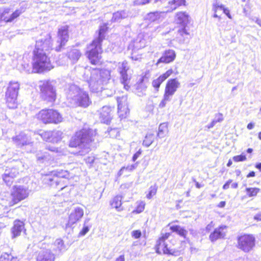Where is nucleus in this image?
Listing matches in <instances>:
<instances>
[{"label": "nucleus", "instance_id": "nucleus-36", "mask_svg": "<svg viewBox=\"0 0 261 261\" xmlns=\"http://www.w3.org/2000/svg\"><path fill=\"white\" fill-rule=\"evenodd\" d=\"M164 82L165 81L159 76L152 81V86L156 91H158Z\"/></svg>", "mask_w": 261, "mask_h": 261}, {"label": "nucleus", "instance_id": "nucleus-62", "mask_svg": "<svg viewBox=\"0 0 261 261\" xmlns=\"http://www.w3.org/2000/svg\"><path fill=\"white\" fill-rule=\"evenodd\" d=\"M258 138L261 140V132H259L258 133Z\"/></svg>", "mask_w": 261, "mask_h": 261}, {"label": "nucleus", "instance_id": "nucleus-28", "mask_svg": "<svg viewBox=\"0 0 261 261\" xmlns=\"http://www.w3.org/2000/svg\"><path fill=\"white\" fill-rule=\"evenodd\" d=\"M84 212L81 208H76L70 214L69 216V222L73 224L79 221L83 216Z\"/></svg>", "mask_w": 261, "mask_h": 261}, {"label": "nucleus", "instance_id": "nucleus-40", "mask_svg": "<svg viewBox=\"0 0 261 261\" xmlns=\"http://www.w3.org/2000/svg\"><path fill=\"white\" fill-rule=\"evenodd\" d=\"M21 140L22 137L20 136H16L12 138L13 141L16 144V145L20 146H22L26 144V143L21 142Z\"/></svg>", "mask_w": 261, "mask_h": 261}, {"label": "nucleus", "instance_id": "nucleus-18", "mask_svg": "<svg viewBox=\"0 0 261 261\" xmlns=\"http://www.w3.org/2000/svg\"><path fill=\"white\" fill-rule=\"evenodd\" d=\"M114 107L103 106L100 111V118L104 123H108L113 118Z\"/></svg>", "mask_w": 261, "mask_h": 261}, {"label": "nucleus", "instance_id": "nucleus-6", "mask_svg": "<svg viewBox=\"0 0 261 261\" xmlns=\"http://www.w3.org/2000/svg\"><path fill=\"white\" fill-rule=\"evenodd\" d=\"M102 45L91 42L88 45L85 56L89 63L94 66H101L103 64L102 54Z\"/></svg>", "mask_w": 261, "mask_h": 261}, {"label": "nucleus", "instance_id": "nucleus-8", "mask_svg": "<svg viewBox=\"0 0 261 261\" xmlns=\"http://www.w3.org/2000/svg\"><path fill=\"white\" fill-rule=\"evenodd\" d=\"M29 192L27 187L20 185H14L6 200L8 206L12 207L29 197Z\"/></svg>", "mask_w": 261, "mask_h": 261}, {"label": "nucleus", "instance_id": "nucleus-46", "mask_svg": "<svg viewBox=\"0 0 261 261\" xmlns=\"http://www.w3.org/2000/svg\"><path fill=\"white\" fill-rule=\"evenodd\" d=\"M181 227L178 225H174L170 227V229L173 232L177 233Z\"/></svg>", "mask_w": 261, "mask_h": 261}, {"label": "nucleus", "instance_id": "nucleus-14", "mask_svg": "<svg viewBox=\"0 0 261 261\" xmlns=\"http://www.w3.org/2000/svg\"><path fill=\"white\" fill-rule=\"evenodd\" d=\"M118 102V114L121 119L125 118L128 115L129 110L128 108L127 98L126 96L117 98Z\"/></svg>", "mask_w": 261, "mask_h": 261}, {"label": "nucleus", "instance_id": "nucleus-53", "mask_svg": "<svg viewBox=\"0 0 261 261\" xmlns=\"http://www.w3.org/2000/svg\"><path fill=\"white\" fill-rule=\"evenodd\" d=\"M254 126V124L253 123L250 122L247 124V128L248 129H252Z\"/></svg>", "mask_w": 261, "mask_h": 261}, {"label": "nucleus", "instance_id": "nucleus-59", "mask_svg": "<svg viewBox=\"0 0 261 261\" xmlns=\"http://www.w3.org/2000/svg\"><path fill=\"white\" fill-rule=\"evenodd\" d=\"M195 186L197 188H200L201 187V186L198 182H196L195 183Z\"/></svg>", "mask_w": 261, "mask_h": 261}, {"label": "nucleus", "instance_id": "nucleus-63", "mask_svg": "<svg viewBox=\"0 0 261 261\" xmlns=\"http://www.w3.org/2000/svg\"><path fill=\"white\" fill-rule=\"evenodd\" d=\"M39 42H40V43H43V40H42L37 41V43H39Z\"/></svg>", "mask_w": 261, "mask_h": 261}, {"label": "nucleus", "instance_id": "nucleus-15", "mask_svg": "<svg viewBox=\"0 0 261 261\" xmlns=\"http://www.w3.org/2000/svg\"><path fill=\"white\" fill-rule=\"evenodd\" d=\"M180 82L176 78L170 79L167 81L165 87L164 94L171 97L180 87Z\"/></svg>", "mask_w": 261, "mask_h": 261}, {"label": "nucleus", "instance_id": "nucleus-42", "mask_svg": "<svg viewBox=\"0 0 261 261\" xmlns=\"http://www.w3.org/2000/svg\"><path fill=\"white\" fill-rule=\"evenodd\" d=\"M176 233L184 238H186L188 231L184 228L181 227Z\"/></svg>", "mask_w": 261, "mask_h": 261}, {"label": "nucleus", "instance_id": "nucleus-29", "mask_svg": "<svg viewBox=\"0 0 261 261\" xmlns=\"http://www.w3.org/2000/svg\"><path fill=\"white\" fill-rule=\"evenodd\" d=\"M168 126L167 123H161L159 126L156 137L159 139H165L168 134Z\"/></svg>", "mask_w": 261, "mask_h": 261}, {"label": "nucleus", "instance_id": "nucleus-32", "mask_svg": "<svg viewBox=\"0 0 261 261\" xmlns=\"http://www.w3.org/2000/svg\"><path fill=\"white\" fill-rule=\"evenodd\" d=\"M260 191L261 189L258 187H247L245 189L247 197L249 198L256 197Z\"/></svg>", "mask_w": 261, "mask_h": 261}, {"label": "nucleus", "instance_id": "nucleus-21", "mask_svg": "<svg viewBox=\"0 0 261 261\" xmlns=\"http://www.w3.org/2000/svg\"><path fill=\"white\" fill-rule=\"evenodd\" d=\"M186 5V0H171L165 7L166 13H171L180 7Z\"/></svg>", "mask_w": 261, "mask_h": 261}, {"label": "nucleus", "instance_id": "nucleus-49", "mask_svg": "<svg viewBox=\"0 0 261 261\" xmlns=\"http://www.w3.org/2000/svg\"><path fill=\"white\" fill-rule=\"evenodd\" d=\"M178 32L180 33V35H183L184 34H189V32H187L186 29L185 27L184 28L181 29L178 31Z\"/></svg>", "mask_w": 261, "mask_h": 261}, {"label": "nucleus", "instance_id": "nucleus-56", "mask_svg": "<svg viewBox=\"0 0 261 261\" xmlns=\"http://www.w3.org/2000/svg\"><path fill=\"white\" fill-rule=\"evenodd\" d=\"M255 167L261 171V163L256 164L255 165Z\"/></svg>", "mask_w": 261, "mask_h": 261}, {"label": "nucleus", "instance_id": "nucleus-44", "mask_svg": "<svg viewBox=\"0 0 261 261\" xmlns=\"http://www.w3.org/2000/svg\"><path fill=\"white\" fill-rule=\"evenodd\" d=\"M89 231V228L88 226H84L79 233V236H84Z\"/></svg>", "mask_w": 261, "mask_h": 261}, {"label": "nucleus", "instance_id": "nucleus-25", "mask_svg": "<svg viewBox=\"0 0 261 261\" xmlns=\"http://www.w3.org/2000/svg\"><path fill=\"white\" fill-rule=\"evenodd\" d=\"M55 255L49 250L41 251L38 254L36 261H55Z\"/></svg>", "mask_w": 261, "mask_h": 261}, {"label": "nucleus", "instance_id": "nucleus-17", "mask_svg": "<svg viewBox=\"0 0 261 261\" xmlns=\"http://www.w3.org/2000/svg\"><path fill=\"white\" fill-rule=\"evenodd\" d=\"M58 42L59 43V50L62 48L68 42L69 39L68 34V27L67 25L64 26L62 28L58 30Z\"/></svg>", "mask_w": 261, "mask_h": 261}, {"label": "nucleus", "instance_id": "nucleus-45", "mask_svg": "<svg viewBox=\"0 0 261 261\" xmlns=\"http://www.w3.org/2000/svg\"><path fill=\"white\" fill-rule=\"evenodd\" d=\"M142 152V150L140 149L138 151H137L133 156L132 160L133 162H135L138 157L141 154Z\"/></svg>", "mask_w": 261, "mask_h": 261}, {"label": "nucleus", "instance_id": "nucleus-20", "mask_svg": "<svg viewBox=\"0 0 261 261\" xmlns=\"http://www.w3.org/2000/svg\"><path fill=\"white\" fill-rule=\"evenodd\" d=\"M227 228V226L225 225H221L215 228L209 236L211 241L214 242L218 239L224 238L226 236V232L224 230Z\"/></svg>", "mask_w": 261, "mask_h": 261}, {"label": "nucleus", "instance_id": "nucleus-12", "mask_svg": "<svg viewBox=\"0 0 261 261\" xmlns=\"http://www.w3.org/2000/svg\"><path fill=\"white\" fill-rule=\"evenodd\" d=\"M118 72L120 75V82L123 85L124 88L128 90L130 86L128 85L130 77L128 75L127 71L130 67L127 61L124 60L119 63Z\"/></svg>", "mask_w": 261, "mask_h": 261}, {"label": "nucleus", "instance_id": "nucleus-43", "mask_svg": "<svg viewBox=\"0 0 261 261\" xmlns=\"http://www.w3.org/2000/svg\"><path fill=\"white\" fill-rule=\"evenodd\" d=\"M170 99V97H167L166 95L164 94L163 98L159 104L160 108H164L166 105V102L169 101Z\"/></svg>", "mask_w": 261, "mask_h": 261}, {"label": "nucleus", "instance_id": "nucleus-24", "mask_svg": "<svg viewBox=\"0 0 261 261\" xmlns=\"http://www.w3.org/2000/svg\"><path fill=\"white\" fill-rule=\"evenodd\" d=\"M38 134L45 141H53L59 135L58 131L56 130H39Z\"/></svg>", "mask_w": 261, "mask_h": 261}, {"label": "nucleus", "instance_id": "nucleus-54", "mask_svg": "<svg viewBox=\"0 0 261 261\" xmlns=\"http://www.w3.org/2000/svg\"><path fill=\"white\" fill-rule=\"evenodd\" d=\"M216 121H213L209 125H208L206 127L208 129H210L213 127L214 125L215 124Z\"/></svg>", "mask_w": 261, "mask_h": 261}, {"label": "nucleus", "instance_id": "nucleus-26", "mask_svg": "<svg viewBox=\"0 0 261 261\" xmlns=\"http://www.w3.org/2000/svg\"><path fill=\"white\" fill-rule=\"evenodd\" d=\"M109 28L107 24H103L100 26L97 37L92 40V42L102 44V41L105 39V34L108 31Z\"/></svg>", "mask_w": 261, "mask_h": 261}, {"label": "nucleus", "instance_id": "nucleus-55", "mask_svg": "<svg viewBox=\"0 0 261 261\" xmlns=\"http://www.w3.org/2000/svg\"><path fill=\"white\" fill-rule=\"evenodd\" d=\"M150 1L151 0H141V1L140 2V4L141 5H145L150 3Z\"/></svg>", "mask_w": 261, "mask_h": 261}, {"label": "nucleus", "instance_id": "nucleus-19", "mask_svg": "<svg viewBox=\"0 0 261 261\" xmlns=\"http://www.w3.org/2000/svg\"><path fill=\"white\" fill-rule=\"evenodd\" d=\"M212 9L214 12L213 17L221 19V16L219 15V12L223 11V13L229 18L231 19L232 17L230 14V11L228 8L225 7L222 4H219L218 3H215L213 4Z\"/></svg>", "mask_w": 261, "mask_h": 261}, {"label": "nucleus", "instance_id": "nucleus-10", "mask_svg": "<svg viewBox=\"0 0 261 261\" xmlns=\"http://www.w3.org/2000/svg\"><path fill=\"white\" fill-rule=\"evenodd\" d=\"M237 247L245 252L251 251L255 246V239L251 234L244 233L237 237Z\"/></svg>", "mask_w": 261, "mask_h": 261}, {"label": "nucleus", "instance_id": "nucleus-35", "mask_svg": "<svg viewBox=\"0 0 261 261\" xmlns=\"http://www.w3.org/2000/svg\"><path fill=\"white\" fill-rule=\"evenodd\" d=\"M0 261H18L17 258L11 254L5 253L0 256Z\"/></svg>", "mask_w": 261, "mask_h": 261}, {"label": "nucleus", "instance_id": "nucleus-23", "mask_svg": "<svg viewBox=\"0 0 261 261\" xmlns=\"http://www.w3.org/2000/svg\"><path fill=\"white\" fill-rule=\"evenodd\" d=\"M122 196L119 195H115L110 201V205L112 209H115L117 212H121L124 210L122 205Z\"/></svg>", "mask_w": 261, "mask_h": 261}, {"label": "nucleus", "instance_id": "nucleus-48", "mask_svg": "<svg viewBox=\"0 0 261 261\" xmlns=\"http://www.w3.org/2000/svg\"><path fill=\"white\" fill-rule=\"evenodd\" d=\"M253 220L256 222H261V212L256 214L253 218Z\"/></svg>", "mask_w": 261, "mask_h": 261}, {"label": "nucleus", "instance_id": "nucleus-58", "mask_svg": "<svg viewBox=\"0 0 261 261\" xmlns=\"http://www.w3.org/2000/svg\"><path fill=\"white\" fill-rule=\"evenodd\" d=\"M232 164V161L230 159V160H228V162H227V167H230V166H231Z\"/></svg>", "mask_w": 261, "mask_h": 261}, {"label": "nucleus", "instance_id": "nucleus-3", "mask_svg": "<svg viewBox=\"0 0 261 261\" xmlns=\"http://www.w3.org/2000/svg\"><path fill=\"white\" fill-rule=\"evenodd\" d=\"M32 69L35 73H41L54 68L50 57L38 46L33 51Z\"/></svg>", "mask_w": 261, "mask_h": 261}, {"label": "nucleus", "instance_id": "nucleus-52", "mask_svg": "<svg viewBox=\"0 0 261 261\" xmlns=\"http://www.w3.org/2000/svg\"><path fill=\"white\" fill-rule=\"evenodd\" d=\"M115 261H125V257L124 255H121L116 258Z\"/></svg>", "mask_w": 261, "mask_h": 261}, {"label": "nucleus", "instance_id": "nucleus-9", "mask_svg": "<svg viewBox=\"0 0 261 261\" xmlns=\"http://www.w3.org/2000/svg\"><path fill=\"white\" fill-rule=\"evenodd\" d=\"M19 90V84L17 82H10L6 92V102L10 109L17 108V98Z\"/></svg>", "mask_w": 261, "mask_h": 261}, {"label": "nucleus", "instance_id": "nucleus-22", "mask_svg": "<svg viewBox=\"0 0 261 261\" xmlns=\"http://www.w3.org/2000/svg\"><path fill=\"white\" fill-rule=\"evenodd\" d=\"M18 174V171L14 168L8 170L7 172H5L2 175V178L4 182L9 186H11L13 183L15 178Z\"/></svg>", "mask_w": 261, "mask_h": 261}, {"label": "nucleus", "instance_id": "nucleus-31", "mask_svg": "<svg viewBox=\"0 0 261 261\" xmlns=\"http://www.w3.org/2000/svg\"><path fill=\"white\" fill-rule=\"evenodd\" d=\"M164 13H165V11L149 12L147 15L146 19L150 22L159 21L161 19L162 14Z\"/></svg>", "mask_w": 261, "mask_h": 261}, {"label": "nucleus", "instance_id": "nucleus-27", "mask_svg": "<svg viewBox=\"0 0 261 261\" xmlns=\"http://www.w3.org/2000/svg\"><path fill=\"white\" fill-rule=\"evenodd\" d=\"M24 228V223L23 221L19 220H15L11 229L13 237L15 238L20 236Z\"/></svg>", "mask_w": 261, "mask_h": 261}, {"label": "nucleus", "instance_id": "nucleus-1", "mask_svg": "<svg viewBox=\"0 0 261 261\" xmlns=\"http://www.w3.org/2000/svg\"><path fill=\"white\" fill-rule=\"evenodd\" d=\"M172 233L170 232H162L156 241L154 250L158 254H165L178 256L184 250L182 247H175L176 240L170 239Z\"/></svg>", "mask_w": 261, "mask_h": 261}, {"label": "nucleus", "instance_id": "nucleus-57", "mask_svg": "<svg viewBox=\"0 0 261 261\" xmlns=\"http://www.w3.org/2000/svg\"><path fill=\"white\" fill-rule=\"evenodd\" d=\"M231 187L233 189H237L238 188V182H233L231 184Z\"/></svg>", "mask_w": 261, "mask_h": 261}, {"label": "nucleus", "instance_id": "nucleus-61", "mask_svg": "<svg viewBox=\"0 0 261 261\" xmlns=\"http://www.w3.org/2000/svg\"><path fill=\"white\" fill-rule=\"evenodd\" d=\"M135 43L136 44V47H137L138 48V49H141V48H143V47H144V45L140 46L138 47V46L137 45V44L139 42H135Z\"/></svg>", "mask_w": 261, "mask_h": 261}, {"label": "nucleus", "instance_id": "nucleus-37", "mask_svg": "<svg viewBox=\"0 0 261 261\" xmlns=\"http://www.w3.org/2000/svg\"><path fill=\"white\" fill-rule=\"evenodd\" d=\"M157 190L158 187L156 185L151 186L149 188L148 193L146 195L147 198L151 199L156 194Z\"/></svg>", "mask_w": 261, "mask_h": 261}, {"label": "nucleus", "instance_id": "nucleus-2", "mask_svg": "<svg viewBox=\"0 0 261 261\" xmlns=\"http://www.w3.org/2000/svg\"><path fill=\"white\" fill-rule=\"evenodd\" d=\"M70 178V173L68 170L57 169L43 175V181L47 186L61 190L67 187L66 180Z\"/></svg>", "mask_w": 261, "mask_h": 261}, {"label": "nucleus", "instance_id": "nucleus-50", "mask_svg": "<svg viewBox=\"0 0 261 261\" xmlns=\"http://www.w3.org/2000/svg\"><path fill=\"white\" fill-rule=\"evenodd\" d=\"M255 176V172L253 171L249 172L246 175L247 178L254 177Z\"/></svg>", "mask_w": 261, "mask_h": 261}, {"label": "nucleus", "instance_id": "nucleus-38", "mask_svg": "<svg viewBox=\"0 0 261 261\" xmlns=\"http://www.w3.org/2000/svg\"><path fill=\"white\" fill-rule=\"evenodd\" d=\"M233 161L236 163L245 162L247 161L246 155L244 153H242L239 155H234L232 157Z\"/></svg>", "mask_w": 261, "mask_h": 261}, {"label": "nucleus", "instance_id": "nucleus-39", "mask_svg": "<svg viewBox=\"0 0 261 261\" xmlns=\"http://www.w3.org/2000/svg\"><path fill=\"white\" fill-rule=\"evenodd\" d=\"M173 73L172 68H170L166 70L164 73H162L160 76L165 81L169 77H170Z\"/></svg>", "mask_w": 261, "mask_h": 261}, {"label": "nucleus", "instance_id": "nucleus-4", "mask_svg": "<svg viewBox=\"0 0 261 261\" xmlns=\"http://www.w3.org/2000/svg\"><path fill=\"white\" fill-rule=\"evenodd\" d=\"M95 133L90 128L76 130L71 138L69 146L71 148H85L94 142Z\"/></svg>", "mask_w": 261, "mask_h": 261}, {"label": "nucleus", "instance_id": "nucleus-51", "mask_svg": "<svg viewBox=\"0 0 261 261\" xmlns=\"http://www.w3.org/2000/svg\"><path fill=\"white\" fill-rule=\"evenodd\" d=\"M225 205L226 202L225 201H222L218 204L217 207L219 208H223L225 206Z\"/></svg>", "mask_w": 261, "mask_h": 261}, {"label": "nucleus", "instance_id": "nucleus-33", "mask_svg": "<svg viewBox=\"0 0 261 261\" xmlns=\"http://www.w3.org/2000/svg\"><path fill=\"white\" fill-rule=\"evenodd\" d=\"M145 203L143 201L137 202L135 208L132 211L133 214H138L143 212L145 209Z\"/></svg>", "mask_w": 261, "mask_h": 261}, {"label": "nucleus", "instance_id": "nucleus-30", "mask_svg": "<svg viewBox=\"0 0 261 261\" xmlns=\"http://www.w3.org/2000/svg\"><path fill=\"white\" fill-rule=\"evenodd\" d=\"M175 20L178 23L185 25L189 22V15L186 12L180 11L176 13Z\"/></svg>", "mask_w": 261, "mask_h": 261}, {"label": "nucleus", "instance_id": "nucleus-64", "mask_svg": "<svg viewBox=\"0 0 261 261\" xmlns=\"http://www.w3.org/2000/svg\"><path fill=\"white\" fill-rule=\"evenodd\" d=\"M140 81H141V83L143 82V81H144V77H142V78L140 80Z\"/></svg>", "mask_w": 261, "mask_h": 261}, {"label": "nucleus", "instance_id": "nucleus-13", "mask_svg": "<svg viewBox=\"0 0 261 261\" xmlns=\"http://www.w3.org/2000/svg\"><path fill=\"white\" fill-rule=\"evenodd\" d=\"M74 102L77 107L86 108L91 104V101L87 92L79 91L74 97Z\"/></svg>", "mask_w": 261, "mask_h": 261}, {"label": "nucleus", "instance_id": "nucleus-34", "mask_svg": "<svg viewBox=\"0 0 261 261\" xmlns=\"http://www.w3.org/2000/svg\"><path fill=\"white\" fill-rule=\"evenodd\" d=\"M154 136L152 134H147L143 141V145L145 147H149L153 142Z\"/></svg>", "mask_w": 261, "mask_h": 261}, {"label": "nucleus", "instance_id": "nucleus-16", "mask_svg": "<svg viewBox=\"0 0 261 261\" xmlns=\"http://www.w3.org/2000/svg\"><path fill=\"white\" fill-rule=\"evenodd\" d=\"M176 57V53L174 50L170 49L165 50L157 60L155 65H158L160 63L169 64L175 60Z\"/></svg>", "mask_w": 261, "mask_h": 261}, {"label": "nucleus", "instance_id": "nucleus-7", "mask_svg": "<svg viewBox=\"0 0 261 261\" xmlns=\"http://www.w3.org/2000/svg\"><path fill=\"white\" fill-rule=\"evenodd\" d=\"M39 86V96L40 99L46 104H53L57 98V93L54 87L48 80L40 81Z\"/></svg>", "mask_w": 261, "mask_h": 261}, {"label": "nucleus", "instance_id": "nucleus-47", "mask_svg": "<svg viewBox=\"0 0 261 261\" xmlns=\"http://www.w3.org/2000/svg\"><path fill=\"white\" fill-rule=\"evenodd\" d=\"M232 179H228L227 181L225 182V183L223 185L222 188L223 190H227L229 188L230 184L232 182Z\"/></svg>", "mask_w": 261, "mask_h": 261}, {"label": "nucleus", "instance_id": "nucleus-41", "mask_svg": "<svg viewBox=\"0 0 261 261\" xmlns=\"http://www.w3.org/2000/svg\"><path fill=\"white\" fill-rule=\"evenodd\" d=\"M131 235L134 239H137L141 238L142 236V232L139 229L134 230L132 231Z\"/></svg>", "mask_w": 261, "mask_h": 261}, {"label": "nucleus", "instance_id": "nucleus-5", "mask_svg": "<svg viewBox=\"0 0 261 261\" xmlns=\"http://www.w3.org/2000/svg\"><path fill=\"white\" fill-rule=\"evenodd\" d=\"M35 117L38 121L45 125L57 124L61 123L64 119L62 114L58 110L50 108L41 109Z\"/></svg>", "mask_w": 261, "mask_h": 261}, {"label": "nucleus", "instance_id": "nucleus-11", "mask_svg": "<svg viewBox=\"0 0 261 261\" xmlns=\"http://www.w3.org/2000/svg\"><path fill=\"white\" fill-rule=\"evenodd\" d=\"M22 13V9H18L11 12L10 8H5L3 10H0V22H12L18 18Z\"/></svg>", "mask_w": 261, "mask_h": 261}, {"label": "nucleus", "instance_id": "nucleus-60", "mask_svg": "<svg viewBox=\"0 0 261 261\" xmlns=\"http://www.w3.org/2000/svg\"><path fill=\"white\" fill-rule=\"evenodd\" d=\"M246 151L249 153H251L253 151V149L251 148H249L247 149Z\"/></svg>", "mask_w": 261, "mask_h": 261}]
</instances>
